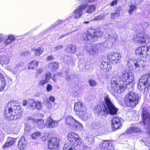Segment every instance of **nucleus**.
Returning <instances> with one entry per match:
<instances>
[{
  "label": "nucleus",
  "mask_w": 150,
  "mask_h": 150,
  "mask_svg": "<svg viewBox=\"0 0 150 150\" xmlns=\"http://www.w3.org/2000/svg\"><path fill=\"white\" fill-rule=\"evenodd\" d=\"M134 79L133 73L127 69L122 71L120 77L115 76L110 81L111 86L115 92L120 93L123 91L126 86L132 82Z\"/></svg>",
  "instance_id": "1"
},
{
  "label": "nucleus",
  "mask_w": 150,
  "mask_h": 150,
  "mask_svg": "<svg viewBox=\"0 0 150 150\" xmlns=\"http://www.w3.org/2000/svg\"><path fill=\"white\" fill-rule=\"evenodd\" d=\"M104 98V103H101L95 107L94 113L97 115L101 114L102 115L105 114H116L118 109L111 100L109 95H106Z\"/></svg>",
  "instance_id": "2"
},
{
  "label": "nucleus",
  "mask_w": 150,
  "mask_h": 150,
  "mask_svg": "<svg viewBox=\"0 0 150 150\" xmlns=\"http://www.w3.org/2000/svg\"><path fill=\"white\" fill-rule=\"evenodd\" d=\"M14 101H10L7 105L8 110H5L4 116L8 120H17L22 116V110L20 106L16 105Z\"/></svg>",
  "instance_id": "3"
},
{
  "label": "nucleus",
  "mask_w": 150,
  "mask_h": 150,
  "mask_svg": "<svg viewBox=\"0 0 150 150\" xmlns=\"http://www.w3.org/2000/svg\"><path fill=\"white\" fill-rule=\"evenodd\" d=\"M140 97L139 95L133 91L127 94L125 98V104L128 107H134L138 103Z\"/></svg>",
  "instance_id": "4"
},
{
  "label": "nucleus",
  "mask_w": 150,
  "mask_h": 150,
  "mask_svg": "<svg viewBox=\"0 0 150 150\" xmlns=\"http://www.w3.org/2000/svg\"><path fill=\"white\" fill-rule=\"evenodd\" d=\"M74 109L76 112V114L82 120L85 121L88 119V116L86 113V109L81 101L75 103Z\"/></svg>",
  "instance_id": "5"
},
{
  "label": "nucleus",
  "mask_w": 150,
  "mask_h": 150,
  "mask_svg": "<svg viewBox=\"0 0 150 150\" xmlns=\"http://www.w3.org/2000/svg\"><path fill=\"white\" fill-rule=\"evenodd\" d=\"M138 87L141 91L150 89V74L143 75L138 81Z\"/></svg>",
  "instance_id": "6"
},
{
  "label": "nucleus",
  "mask_w": 150,
  "mask_h": 150,
  "mask_svg": "<svg viewBox=\"0 0 150 150\" xmlns=\"http://www.w3.org/2000/svg\"><path fill=\"white\" fill-rule=\"evenodd\" d=\"M142 27L141 25L138 26L137 29V32L139 33L135 35L134 36V39L135 42L138 43L142 44L144 43H147L150 42V39L149 36L146 35H143L140 34L143 31H141Z\"/></svg>",
  "instance_id": "7"
},
{
  "label": "nucleus",
  "mask_w": 150,
  "mask_h": 150,
  "mask_svg": "<svg viewBox=\"0 0 150 150\" xmlns=\"http://www.w3.org/2000/svg\"><path fill=\"white\" fill-rule=\"evenodd\" d=\"M143 118L142 122L145 125H148V126L146 129V132L150 137V115L147 108H142Z\"/></svg>",
  "instance_id": "8"
},
{
  "label": "nucleus",
  "mask_w": 150,
  "mask_h": 150,
  "mask_svg": "<svg viewBox=\"0 0 150 150\" xmlns=\"http://www.w3.org/2000/svg\"><path fill=\"white\" fill-rule=\"evenodd\" d=\"M86 40L91 42L96 41L100 35V30H95L93 29H89L88 30V34L85 35Z\"/></svg>",
  "instance_id": "9"
},
{
  "label": "nucleus",
  "mask_w": 150,
  "mask_h": 150,
  "mask_svg": "<svg viewBox=\"0 0 150 150\" xmlns=\"http://www.w3.org/2000/svg\"><path fill=\"white\" fill-rule=\"evenodd\" d=\"M121 55L119 52L115 51L110 52L107 56V59L113 64H116L120 62Z\"/></svg>",
  "instance_id": "10"
},
{
  "label": "nucleus",
  "mask_w": 150,
  "mask_h": 150,
  "mask_svg": "<svg viewBox=\"0 0 150 150\" xmlns=\"http://www.w3.org/2000/svg\"><path fill=\"white\" fill-rule=\"evenodd\" d=\"M68 139L72 145H74L75 146L80 145L81 142L79 139V136L74 133H71L68 135Z\"/></svg>",
  "instance_id": "11"
},
{
  "label": "nucleus",
  "mask_w": 150,
  "mask_h": 150,
  "mask_svg": "<svg viewBox=\"0 0 150 150\" xmlns=\"http://www.w3.org/2000/svg\"><path fill=\"white\" fill-rule=\"evenodd\" d=\"M60 140L56 137H52L49 140L48 148L50 150H56L59 145Z\"/></svg>",
  "instance_id": "12"
},
{
  "label": "nucleus",
  "mask_w": 150,
  "mask_h": 150,
  "mask_svg": "<svg viewBox=\"0 0 150 150\" xmlns=\"http://www.w3.org/2000/svg\"><path fill=\"white\" fill-rule=\"evenodd\" d=\"M66 124L70 126L74 127L76 128L80 125V123L75 120L72 117L67 116L65 117Z\"/></svg>",
  "instance_id": "13"
},
{
  "label": "nucleus",
  "mask_w": 150,
  "mask_h": 150,
  "mask_svg": "<svg viewBox=\"0 0 150 150\" xmlns=\"http://www.w3.org/2000/svg\"><path fill=\"white\" fill-rule=\"evenodd\" d=\"M134 63L135 69L137 71L143 70L145 68L146 62L143 60L138 59Z\"/></svg>",
  "instance_id": "14"
},
{
  "label": "nucleus",
  "mask_w": 150,
  "mask_h": 150,
  "mask_svg": "<svg viewBox=\"0 0 150 150\" xmlns=\"http://www.w3.org/2000/svg\"><path fill=\"white\" fill-rule=\"evenodd\" d=\"M23 69V64L20 62H16L11 71L14 74H17Z\"/></svg>",
  "instance_id": "15"
},
{
  "label": "nucleus",
  "mask_w": 150,
  "mask_h": 150,
  "mask_svg": "<svg viewBox=\"0 0 150 150\" xmlns=\"http://www.w3.org/2000/svg\"><path fill=\"white\" fill-rule=\"evenodd\" d=\"M122 120V119L118 117H114L112 121V127L115 129L120 128Z\"/></svg>",
  "instance_id": "16"
},
{
  "label": "nucleus",
  "mask_w": 150,
  "mask_h": 150,
  "mask_svg": "<svg viewBox=\"0 0 150 150\" xmlns=\"http://www.w3.org/2000/svg\"><path fill=\"white\" fill-rule=\"evenodd\" d=\"M16 140V138L8 137L6 142L2 146V148L5 149L13 146L15 144Z\"/></svg>",
  "instance_id": "17"
},
{
  "label": "nucleus",
  "mask_w": 150,
  "mask_h": 150,
  "mask_svg": "<svg viewBox=\"0 0 150 150\" xmlns=\"http://www.w3.org/2000/svg\"><path fill=\"white\" fill-rule=\"evenodd\" d=\"M99 45H94L88 47L87 49V51L91 55H95L98 52Z\"/></svg>",
  "instance_id": "18"
},
{
  "label": "nucleus",
  "mask_w": 150,
  "mask_h": 150,
  "mask_svg": "<svg viewBox=\"0 0 150 150\" xmlns=\"http://www.w3.org/2000/svg\"><path fill=\"white\" fill-rule=\"evenodd\" d=\"M91 127L93 129L98 131H101L104 128L102 123L99 121L93 122L91 124Z\"/></svg>",
  "instance_id": "19"
},
{
  "label": "nucleus",
  "mask_w": 150,
  "mask_h": 150,
  "mask_svg": "<svg viewBox=\"0 0 150 150\" xmlns=\"http://www.w3.org/2000/svg\"><path fill=\"white\" fill-rule=\"evenodd\" d=\"M146 46H142L137 47L136 49L135 53L136 55H139L141 57L145 58Z\"/></svg>",
  "instance_id": "20"
},
{
  "label": "nucleus",
  "mask_w": 150,
  "mask_h": 150,
  "mask_svg": "<svg viewBox=\"0 0 150 150\" xmlns=\"http://www.w3.org/2000/svg\"><path fill=\"white\" fill-rule=\"evenodd\" d=\"M57 121L53 120L51 117H48L47 120L46 125L49 128L54 127L58 125Z\"/></svg>",
  "instance_id": "21"
},
{
  "label": "nucleus",
  "mask_w": 150,
  "mask_h": 150,
  "mask_svg": "<svg viewBox=\"0 0 150 150\" xmlns=\"http://www.w3.org/2000/svg\"><path fill=\"white\" fill-rule=\"evenodd\" d=\"M100 67L105 72L110 71L112 69L111 65L110 63L106 62H102L100 65Z\"/></svg>",
  "instance_id": "22"
},
{
  "label": "nucleus",
  "mask_w": 150,
  "mask_h": 150,
  "mask_svg": "<svg viewBox=\"0 0 150 150\" xmlns=\"http://www.w3.org/2000/svg\"><path fill=\"white\" fill-rule=\"evenodd\" d=\"M51 77V74L50 73H47L44 77H43V79L40 81L39 83V85L43 86L46 83H48Z\"/></svg>",
  "instance_id": "23"
},
{
  "label": "nucleus",
  "mask_w": 150,
  "mask_h": 150,
  "mask_svg": "<svg viewBox=\"0 0 150 150\" xmlns=\"http://www.w3.org/2000/svg\"><path fill=\"white\" fill-rule=\"evenodd\" d=\"M27 142L24 137H21L19 140L18 144V148L20 150H23L26 148Z\"/></svg>",
  "instance_id": "24"
},
{
  "label": "nucleus",
  "mask_w": 150,
  "mask_h": 150,
  "mask_svg": "<svg viewBox=\"0 0 150 150\" xmlns=\"http://www.w3.org/2000/svg\"><path fill=\"white\" fill-rule=\"evenodd\" d=\"M108 35L109 41L112 44L115 43L118 38L117 34L115 33H109Z\"/></svg>",
  "instance_id": "25"
},
{
  "label": "nucleus",
  "mask_w": 150,
  "mask_h": 150,
  "mask_svg": "<svg viewBox=\"0 0 150 150\" xmlns=\"http://www.w3.org/2000/svg\"><path fill=\"white\" fill-rule=\"evenodd\" d=\"M109 141H103L100 144L101 150H107L109 148Z\"/></svg>",
  "instance_id": "26"
},
{
  "label": "nucleus",
  "mask_w": 150,
  "mask_h": 150,
  "mask_svg": "<svg viewBox=\"0 0 150 150\" xmlns=\"http://www.w3.org/2000/svg\"><path fill=\"white\" fill-rule=\"evenodd\" d=\"M36 124L38 127L40 129H43L45 127V126L46 125V124H44V120L42 119H37L35 123Z\"/></svg>",
  "instance_id": "27"
},
{
  "label": "nucleus",
  "mask_w": 150,
  "mask_h": 150,
  "mask_svg": "<svg viewBox=\"0 0 150 150\" xmlns=\"http://www.w3.org/2000/svg\"><path fill=\"white\" fill-rule=\"evenodd\" d=\"M31 50L33 51L35 56H39L44 51L43 49L40 47L35 48H32Z\"/></svg>",
  "instance_id": "28"
},
{
  "label": "nucleus",
  "mask_w": 150,
  "mask_h": 150,
  "mask_svg": "<svg viewBox=\"0 0 150 150\" xmlns=\"http://www.w3.org/2000/svg\"><path fill=\"white\" fill-rule=\"evenodd\" d=\"M76 50V47L72 45H68L67 46L66 50L68 53H74Z\"/></svg>",
  "instance_id": "29"
},
{
  "label": "nucleus",
  "mask_w": 150,
  "mask_h": 150,
  "mask_svg": "<svg viewBox=\"0 0 150 150\" xmlns=\"http://www.w3.org/2000/svg\"><path fill=\"white\" fill-rule=\"evenodd\" d=\"M6 82L3 75L0 73V91L3 89L5 87Z\"/></svg>",
  "instance_id": "30"
},
{
  "label": "nucleus",
  "mask_w": 150,
  "mask_h": 150,
  "mask_svg": "<svg viewBox=\"0 0 150 150\" xmlns=\"http://www.w3.org/2000/svg\"><path fill=\"white\" fill-rule=\"evenodd\" d=\"M95 140L94 137L92 135L90 134L87 135L86 140L88 142V144L90 145L92 144Z\"/></svg>",
  "instance_id": "31"
},
{
  "label": "nucleus",
  "mask_w": 150,
  "mask_h": 150,
  "mask_svg": "<svg viewBox=\"0 0 150 150\" xmlns=\"http://www.w3.org/2000/svg\"><path fill=\"white\" fill-rule=\"evenodd\" d=\"M36 102L33 99H29L28 100V106L29 108L32 109H36Z\"/></svg>",
  "instance_id": "32"
},
{
  "label": "nucleus",
  "mask_w": 150,
  "mask_h": 150,
  "mask_svg": "<svg viewBox=\"0 0 150 150\" xmlns=\"http://www.w3.org/2000/svg\"><path fill=\"white\" fill-rule=\"evenodd\" d=\"M9 62V59L8 57L3 56L1 57V63L2 64H7Z\"/></svg>",
  "instance_id": "33"
},
{
  "label": "nucleus",
  "mask_w": 150,
  "mask_h": 150,
  "mask_svg": "<svg viewBox=\"0 0 150 150\" xmlns=\"http://www.w3.org/2000/svg\"><path fill=\"white\" fill-rule=\"evenodd\" d=\"M38 62L35 61L31 62L28 65L29 69H33L35 68L38 66Z\"/></svg>",
  "instance_id": "34"
},
{
  "label": "nucleus",
  "mask_w": 150,
  "mask_h": 150,
  "mask_svg": "<svg viewBox=\"0 0 150 150\" xmlns=\"http://www.w3.org/2000/svg\"><path fill=\"white\" fill-rule=\"evenodd\" d=\"M15 38L12 35H9L7 39H6L4 42L5 44L8 45L10 43L13 42L15 40Z\"/></svg>",
  "instance_id": "35"
},
{
  "label": "nucleus",
  "mask_w": 150,
  "mask_h": 150,
  "mask_svg": "<svg viewBox=\"0 0 150 150\" xmlns=\"http://www.w3.org/2000/svg\"><path fill=\"white\" fill-rule=\"evenodd\" d=\"M49 66L50 69L55 70L58 68L59 64L57 62H53L50 63Z\"/></svg>",
  "instance_id": "36"
},
{
  "label": "nucleus",
  "mask_w": 150,
  "mask_h": 150,
  "mask_svg": "<svg viewBox=\"0 0 150 150\" xmlns=\"http://www.w3.org/2000/svg\"><path fill=\"white\" fill-rule=\"evenodd\" d=\"M120 16L119 11L117 10L114 13H111V18L114 19L116 18L119 17Z\"/></svg>",
  "instance_id": "37"
},
{
  "label": "nucleus",
  "mask_w": 150,
  "mask_h": 150,
  "mask_svg": "<svg viewBox=\"0 0 150 150\" xmlns=\"http://www.w3.org/2000/svg\"><path fill=\"white\" fill-rule=\"evenodd\" d=\"M95 9V6L94 5H90L88 7L86 12L88 13H91L94 11Z\"/></svg>",
  "instance_id": "38"
},
{
  "label": "nucleus",
  "mask_w": 150,
  "mask_h": 150,
  "mask_svg": "<svg viewBox=\"0 0 150 150\" xmlns=\"http://www.w3.org/2000/svg\"><path fill=\"white\" fill-rule=\"evenodd\" d=\"M145 49V58H147L150 57V47L146 46Z\"/></svg>",
  "instance_id": "39"
},
{
  "label": "nucleus",
  "mask_w": 150,
  "mask_h": 150,
  "mask_svg": "<svg viewBox=\"0 0 150 150\" xmlns=\"http://www.w3.org/2000/svg\"><path fill=\"white\" fill-rule=\"evenodd\" d=\"M73 145H69L68 144L64 145L63 150H72Z\"/></svg>",
  "instance_id": "40"
},
{
  "label": "nucleus",
  "mask_w": 150,
  "mask_h": 150,
  "mask_svg": "<svg viewBox=\"0 0 150 150\" xmlns=\"http://www.w3.org/2000/svg\"><path fill=\"white\" fill-rule=\"evenodd\" d=\"M96 45H99V50L100 48L103 49L104 48L108 47V43L106 41L102 42L100 44H97Z\"/></svg>",
  "instance_id": "41"
},
{
  "label": "nucleus",
  "mask_w": 150,
  "mask_h": 150,
  "mask_svg": "<svg viewBox=\"0 0 150 150\" xmlns=\"http://www.w3.org/2000/svg\"><path fill=\"white\" fill-rule=\"evenodd\" d=\"M105 16L104 14L100 15L94 17L93 20L94 21H101L104 19Z\"/></svg>",
  "instance_id": "42"
},
{
  "label": "nucleus",
  "mask_w": 150,
  "mask_h": 150,
  "mask_svg": "<svg viewBox=\"0 0 150 150\" xmlns=\"http://www.w3.org/2000/svg\"><path fill=\"white\" fill-rule=\"evenodd\" d=\"M40 133L38 132H36L31 135V137L33 139H38L40 136Z\"/></svg>",
  "instance_id": "43"
},
{
  "label": "nucleus",
  "mask_w": 150,
  "mask_h": 150,
  "mask_svg": "<svg viewBox=\"0 0 150 150\" xmlns=\"http://www.w3.org/2000/svg\"><path fill=\"white\" fill-rule=\"evenodd\" d=\"M137 9V7L134 5H132L129 6V9L128 11L129 13L131 14L133 12Z\"/></svg>",
  "instance_id": "44"
},
{
  "label": "nucleus",
  "mask_w": 150,
  "mask_h": 150,
  "mask_svg": "<svg viewBox=\"0 0 150 150\" xmlns=\"http://www.w3.org/2000/svg\"><path fill=\"white\" fill-rule=\"evenodd\" d=\"M45 104L47 109L48 110H50L52 106L51 103L48 100H46Z\"/></svg>",
  "instance_id": "45"
},
{
  "label": "nucleus",
  "mask_w": 150,
  "mask_h": 150,
  "mask_svg": "<svg viewBox=\"0 0 150 150\" xmlns=\"http://www.w3.org/2000/svg\"><path fill=\"white\" fill-rule=\"evenodd\" d=\"M149 24L147 22H143L142 23L141 26H142V29L141 31H144V29L146 28L149 26Z\"/></svg>",
  "instance_id": "46"
},
{
  "label": "nucleus",
  "mask_w": 150,
  "mask_h": 150,
  "mask_svg": "<svg viewBox=\"0 0 150 150\" xmlns=\"http://www.w3.org/2000/svg\"><path fill=\"white\" fill-rule=\"evenodd\" d=\"M35 104L36 108H37L38 110H40L41 109L42 107V103L40 101H37L36 102Z\"/></svg>",
  "instance_id": "47"
},
{
  "label": "nucleus",
  "mask_w": 150,
  "mask_h": 150,
  "mask_svg": "<svg viewBox=\"0 0 150 150\" xmlns=\"http://www.w3.org/2000/svg\"><path fill=\"white\" fill-rule=\"evenodd\" d=\"M88 82L90 85L91 86H95L97 84V83L96 81L93 79L89 80L88 81Z\"/></svg>",
  "instance_id": "48"
},
{
  "label": "nucleus",
  "mask_w": 150,
  "mask_h": 150,
  "mask_svg": "<svg viewBox=\"0 0 150 150\" xmlns=\"http://www.w3.org/2000/svg\"><path fill=\"white\" fill-rule=\"evenodd\" d=\"M36 120L37 119H35L30 117H28L26 119L27 121H30L31 122H33L34 123H35Z\"/></svg>",
  "instance_id": "49"
},
{
  "label": "nucleus",
  "mask_w": 150,
  "mask_h": 150,
  "mask_svg": "<svg viewBox=\"0 0 150 150\" xmlns=\"http://www.w3.org/2000/svg\"><path fill=\"white\" fill-rule=\"evenodd\" d=\"M63 46L62 45H59L57 47H54V51H56L57 50L59 49H62L63 48Z\"/></svg>",
  "instance_id": "50"
},
{
  "label": "nucleus",
  "mask_w": 150,
  "mask_h": 150,
  "mask_svg": "<svg viewBox=\"0 0 150 150\" xmlns=\"http://www.w3.org/2000/svg\"><path fill=\"white\" fill-rule=\"evenodd\" d=\"M52 88V86L50 84L47 85L46 87V90L47 91L49 92L51 91Z\"/></svg>",
  "instance_id": "51"
},
{
  "label": "nucleus",
  "mask_w": 150,
  "mask_h": 150,
  "mask_svg": "<svg viewBox=\"0 0 150 150\" xmlns=\"http://www.w3.org/2000/svg\"><path fill=\"white\" fill-rule=\"evenodd\" d=\"M133 127H131L129 129H127V134H129L131 133H134Z\"/></svg>",
  "instance_id": "52"
},
{
  "label": "nucleus",
  "mask_w": 150,
  "mask_h": 150,
  "mask_svg": "<svg viewBox=\"0 0 150 150\" xmlns=\"http://www.w3.org/2000/svg\"><path fill=\"white\" fill-rule=\"evenodd\" d=\"M117 1L115 0L112 1L110 4V5L111 6H113L115 5H117Z\"/></svg>",
  "instance_id": "53"
},
{
  "label": "nucleus",
  "mask_w": 150,
  "mask_h": 150,
  "mask_svg": "<svg viewBox=\"0 0 150 150\" xmlns=\"http://www.w3.org/2000/svg\"><path fill=\"white\" fill-rule=\"evenodd\" d=\"M134 130V132H139L141 131L140 129L136 127H133Z\"/></svg>",
  "instance_id": "54"
},
{
  "label": "nucleus",
  "mask_w": 150,
  "mask_h": 150,
  "mask_svg": "<svg viewBox=\"0 0 150 150\" xmlns=\"http://www.w3.org/2000/svg\"><path fill=\"white\" fill-rule=\"evenodd\" d=\"M49 100L52 102H54L55 101V98L53 96H50L49 97Z\"/></svg>",
  "instance_id": "55"
},
{
  "label": "nucleus",
  "mask_w": 150,
  "mask_h": 150,
  "mask_svg": "<svg viewBox=\"0 0 150 150\" xmlns=\"http://www.w3.org/2000/svg\"><path fill=\"white\" fill-rule=\"evenodd\" d=\"M42 68H38L36 70V72L37 74H39L42 73Z\"/></svg>",
  "instance_id": "56"
},
{
  "label": "nucleus",
  "mask_w": 150,
  "mask_h": 150,
  "mask_svg": "<svg viewBox=\"0 0 150 150\" xmlns=\"http://www.w3.org/2000/svg\"><path fill=\"white\" fill-rule=\"evenodd\" d=\"M6 82H8V85H11L12 83V79L10 78H7Z\"/></svg>",
  "instance_id": "57"
},
{
  "label": "nucleus",
  "mask_w": 150,
  "mask_h": 150,
  "mask_svg": "<svg viewBox=\"0 0 150 150\" xmlns=\"http://www.w3.org/2000/svg\"><path fill=\"white\" fill-rule=\"evenodd\" d=\"M132 62V61L131 59L129 60L127 62V66L129 67L130 66Z\"/></svg>",
  "instance_id": "58"
},
{
  "label": "nucleus",
  "mask_w": 150,
  "mask_h": 150,
  "mask_svg": "<svg viewBox=\"0 0 150 150\" xmlns=\"http://www.w3.org/2000/svg\"><path fill=\"white\" fill-rule=\"evenodd\" d=\"M28 103V102H27L26 100H24L23 102V105L24 106H25L27 105Z\"/></svg>",
  "instance_id": "59"
},
{
  "label": "nucleus",
  "mask_w": 150,
  "mask_h": 150,
  "mask_svg": "<svg viewBox=\"0 0 150 150\" xmlns=\"http://www.w3.org/2000/svg\"><path fill=\"white\" fill-rule=\"evenodd\" d=\"M53 59V57L52 56H48L47 57V61H50V60H52Z\"/></svg>",
  "instance_id": "60"
},
{
  "label": "nucleus",
  "mask_w": 150,
  "mask_h": 150,
  "mask_svg": "<svg viewBox=\"0 0 150 150\" xmlns=\"http://www.w3.org/2000/svg\"><path fill=\"white\" fill-rule=\"evenodd\" d=\"M70 34V33H67L66 34H65L64 35H62V36H61L60 37H59V39L61 38L64 37V36H66L67 35H69Z\"/></svg>",
  "instance_id": "61"
},
{
  "label": "nucleus",
  "mask_w": 150,
  "mask_h": 150,
  "mask_svg": "<svg viewBox=\"0 0 150 150\" xmlns=\"http://www.w3.org/2000/svg\"><path fill=\"white\" fill-rule=\"evenodd\" d=\"M89 23V21H84L83 22V23L85 24H88Z\"/></svg>",
  "instance_id": "62"
},
{
  "label": "nucleus",
  "mask_w": 150,
  "mask_h": 150,
  "mask_svg": "<svg viewBox=\"0 0 150 150\" xmlns=\"http://www.w3.org/2000/svg\"><path fill=\"white\" fill-rule=\"evenodd\" d=\"M67 59L68 60L69 59H71V58L70 57H67Z\"/></svg>",
  "instance_id": "63"
},
{
  "label": "nucleus",
  "mask_w": 150,
  "mask_h": 150,
  "mask_svg": "<svg viewBox=\"0 0 150 150\" xmlns=\"http://www.w3.org/2000/svg\"><path fill=\"white\" fill-rule=\"evenodd\" d=\"M72 150H76L74 148V146H73V149H72Z\"/></svg>",
  "instance_id": "64"
}]
</instances>
